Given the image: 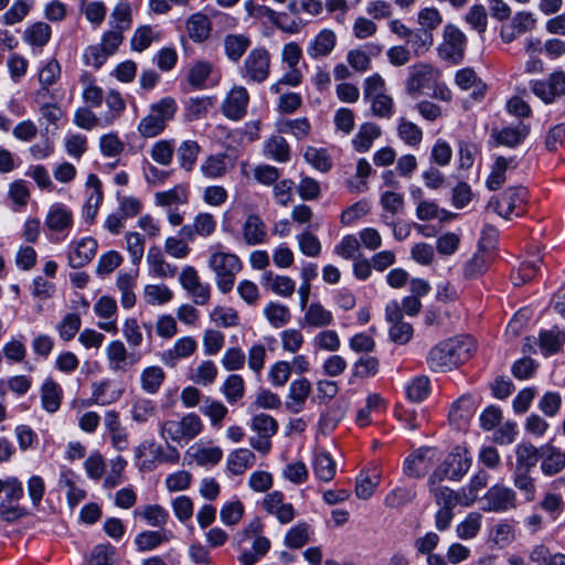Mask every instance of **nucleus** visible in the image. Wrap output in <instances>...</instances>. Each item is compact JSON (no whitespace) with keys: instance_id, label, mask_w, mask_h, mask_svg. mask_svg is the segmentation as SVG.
<instances>
[{"instance_id":"603ef678","label":"nucleus","mask_w":565,"mask_h":565,"mask_svg":"<svg viewBox=\"0 0 565 565\" xmlns=\"http://www.w3.org/2000/svg\"><path fill=\"white\" fill-rule=\"evenodd\" d=\"M62 390L52 380H46L41 388V402L43 408L49 413H55L61 405Z\"/></svg>"},{"instance_id":"09e8293b","label":"nucleus","mask_w":565,"mask_h":565,"mask_svg":"<svg viewBox=\"0 0 565 565\" xmlns=\"http://www.w3.org/2000/svg\"><path fill=\"white\" fill-rule=\"evenodd\" d=\"M264 154L277 162H287L290 159V148L285 138L273 136L265 142Z\"/></svg>"},{"instance_id":"13d9d810","label":"nucleus","mask_w":565,"mask_h":565,"mask_svg":"<svg viewBox=\"0 0 565 565\" xmlns=\"http://www.w3.org/2000/svg\"><path fill=\"white\" fill-rule=\"evenodd\" d=\"M397 135L409 147H418L423 140V130L404 117L398 120Z\"/></svg>"},{"instance_id":"7ed1b4c3","label":"nucleus","mask_w":565,"mask_h":565,"mask_svg":"<svg viewBox=\"0 0 565 565\" xmlns=\"http://www.w3.org/2000/svg\"><path fill=\"white\" fill-rule=\"evenodd\" d=\"M177 103L172 97H164L149 107V113L141 118L137 130L143 138H154L166 129L174 118Z\"/></svg>"},{"instance_id":"4468645a","label":"nucleus","mask_w":565,"mask_h":565,"mask_svg":"<svg viewBox=\"0 0 565 565\" xmlns=\"http://www.w3.org/2000/svg\"><path fill=\"white\" fill-rule=\"evenodd\" d=\"M146 262L148 273L153 278L171 279L178 274V267L170 264L166 259L163 252L157 246H152L148 249Z\"/></svg>"},{"instance_id":"423d86ee","label":"nucleus","mask_w":565,"mask_h":565,"mask_svg":"<svg viewBox=\"0 0 565 565\" xmlns=\"http://www.w3.org/2000/svg\"><path fill=\"white\" fill-rule=\"evenodd\" d=\"M250 428L258 435L249 438L250 446L262 454H267L271 446L270 438L277 433L278 423L270 415L262 413L252 418Z\"/></svg>"},{"instance_id":"864d4df0","label":"nucleus","mask_w":565,"mask_h":565,"mask_svg":"<svg viewBox=\"0 0 565 565\" xmlns=\"http://www.w3.org/2000/svg\"><path fill=\"white\" fill-rule=\"evenodd\" d=\"M201 147L194 140H184L177 149L179 164L185 171H191L196 162Z\"/></svg>"},{"instance_id":"2eb2a0df","label":"nucleus","mask_w":565,"mask_h":565,"mask_svg":"<svg viewBox=\"0 0 565 565\" xmlns=\"http://www.w3.org/2000/svg\"><path fill=\"white\" fill-rule=\"evenodd\" d=\"M536 25V18L529 11H521L514 14L510 24L501 29V39L505 43H511L523 33L532 31Z\"/></svg>"},{"instance_id":"72a5a7b5","label":"nucleus","mask_w":565,"mask_h":565,"mask_svg":"<svg viewBox=\"0 0 565 565\" xmlns=\"http://www.w3.org/2000/svg\"><path fill=\"white\" fill-rule=\"evenodd\" d=\"M255 454L247 448H239L231 451L226 459V467L234 476L243 475L255 463Z\"/></svg>"},{"instance_id":"9b49d317","label":"nucleus","mask_w":565,"mask_h":565,"mask_svg":"<svg viewBox=\"0 0 565 565\" xmlns=\"http://www.w3.org/2000/svg\"><path fill=\"white\" fill-rule=\"evenodd\" d=\"M483 500L484 511L504 512L515 508L516 495L511 488L495 484L487 491Z\"/></svg>"},{"instance_id":"69168bd1","label":"nucleus","mask_w":565,"mask_h":565,"mask_svg":"<svg viewBox=\"0 0 565 565\" xmlns=\"http://www.w3.org/2000/svg\"><path fill=\"white\" fill-rule=\"evenodd\" d=\"M31 6V0L14 1L12 6L2 14L1 22L4 25H14L20 23L28 15Z\"/></svg>"},{"instance_id":"f704fd0d","label":"nucleus","mask_w":565,"mask_h":565,"mask_svg":"<svg viewBox=\"0 0 565 565\" xmlns=\"http://www.w3.org/2000/svg\"><path fill=\"white\" fill-rule=\"evenodd\" d=\"M382 129L374 122H364L359 127V130L352 139V145L355 151L363 153L370 150L374 140L380 138Z\"/></svg>"},{"instance_id":"bf43d9fd","label":"nucleus","mask_w":565,"mask_h":565,"mask_svg":"<svg viewBox=\"0 0 565 565\" xmlns=\"http://www.w3.org/2000/svg\"><path fill=\"white\" fill-rule=\"evenodd\" d=\"M428 491L433 495L438 509H455L458 503L461 504V499H463L461 491L456 492L448 487L433 488L428 489Z\"/></svg>"},{"instance_id":"dca6fc26","label":"nucleus","mask_w":565,"mask_h":565,"mask_svg":"<svg viewBox=\"0 0 565 565\" xmlns=\"http://www.w3.org/2000/svg\"><path fill=\"white\" fill-rule=\"evenodd\" d=\"M86 186L89 190V193L83 206V217L86 223L92 224L98 214V210L102 205L104 195L102 190V182L96 174H88Z\"/></svg>"},{"instance_id":"f8f14e48","label":"nucleus","mask_w":565,"mask_h":565,"mask_svg":"<svg viewBox=\"0 0 565 565\" xmlns=\"http://www.w3.org/2000/svg\"><path fill=\"white\" fill-rule=\"evenodd\" d=\"M108 367L115 373L127 372L138 359L130 354L120 340L110 341L105 349Z\"/></svg>"},{"instance_id":"79ce46f5","label":"nucleus","mask_w":565,"mask_h":565,"mask_svg":"<svg viewBox=\"0 0 565 565\" xmlns=\"http://www.w3.org/2000/svg\"><path fill=\"white\" fill-rule=\"evenodd\" d=\"M166 380V373L162 367L151 365L145 367L140 373L141 388L148 394H156Z\"/></svg>"},{"instance_id":"5fc2aeb1","label":"nucleus","mask_w":565,"mask_h":565,"mask_svg":"<svg viewBox=\"0 0 565 565\" xmlns=\"http://www.w3.org/2000/svg\"><path fill=\"white\" fill-rule=\"evenodd\" d=\"M530 127L520 122L516 127H507L495 134V139L500 145L507 147H516L529 135Z\"/></svg>"},{"instance_id":"1a4fd4ad","label":"nucleus","mask_w":565,"mask_h":565,"mask_svg":"<svg viewBox=\"0 0 565 565\" xmlns=\"http://www.w3.org/2000/svg\"><path fill=\"white\" fill-rule=\"evenodd\" d=\"M270 70V55L265 49L252 50L244 61L242 74L252 82H264Z\"/></svg>"},{"instance_id":"8fccbe9b","label":"nucleus","mask_w":565,"mask_h":565,"mask_svg":"<svg viewBox=\"0 0 565 565\" xmlns=\"http://www.w3.org/2000/svg\"><path fill=\"white\" fill-rule=\"evenodd\" d=\"M347 412V404L337 402L332 404L326 413H323L319 420V429L322 434L331 433L337 425L342 420Z\"/></svg>"},{"instance_id":"4c0bfd02","label":"nucleus","mask_w":565,"mask_h":565,"mask_svg":"<svg viewBox=\"0 0 565 565\" xmlns=\"http://www.w3.org/2000/svg\"><path fill=\"white\" fill-rule=\"evenodd\" d=\"M516 167L513 158L498 157L487 179V188L491 191L498 190L507 181V171Z\"/></svg>"},{"instance_id":"412c9836","label":"nucleus","mask_w":565,"mask_h":565,"mask_svg":"<svg viewBox=\"0 0 565 565\" xmlns=\"http://www.w3.org/2000/svg\"><path fill=\"white\" fill-rule=\"evenodd\" d=\"M262 505L269 514L275 515L280 523H289L295 518L292 504L284 502V494L279 491L268 493L263 499Z\"/></svg>"},{"instance_id":"cd10ccee","label":"nucleus","mask_w":565,"mask_h":565,"mask_svg":"<svg viewBox=\"0 0 565 565\" xmlns=\"http://www.w3.org/2000/svg\"><path fill=\"white\" fill-rule=\"evenodd\" d=\"M438 72L428 64H417L409 68V77L406 83L407 92L411 94L418 93L435 81Z\"/></svg>"},{"instance_id":"473e14b6","label":"nucleus","mask_w":565,"mask_h":565,"mask_svg":"<svg viewBox=\"0 0 565 565\" xmlns=\"http://www.w3.org/2000/svg\"><path fill=\"white\" fill-rule=\"evenodd\" d=\"M189 38L195 43L206 41L212 31L210 19L203 13H194L190 15L185 23Z\"/></svg>"},{"instance_id":"5701e85b","label":"nucleus","mask_w":565,"mask_h":565,"mask_svg":"<svg viewBox=\"0 0 565 565\" xmlns=\"http://www.w3.org/2000/svg\"><path fill=\"white\" fill-rule=\"evenodd\" d=\"M303 311L305 313L300 321L303 328L322 329L333 322V313L320 302H311Z\"/></svg>"},{"instance_id":"ea45409f","label":"nucleus","mask_w":565,"mask_h":565,"mask_svg":"<svg viewBox=\"0 0 565 565\" xmlns=\"http://www.w3.org/2000/svg\"><path fill=\"white\" fill-rule=\"evenodd\" d=\"M312 469L319 480L330 482L335 476L337 465L330 454L320 451L315 455Z\"/></svg>"},{"instance_id":"a211bd4d","label":"nucleus","mask_w":565,"mask_h":565,"mask_svg":"<svg viewBox=\"0 0 565 565\" xmlns=\"http://www.w3.org/2000/svg\"><path fill=\"white\" fill-rule=\"evenodd\" d=\"M249 96L243 86L233 87L222 104L223 114L233 120L241 119L246 114Z\"/></svg>"},{"instance_id":"e433bc0d","label":"nucleus","mask_w":565,"mask_h":565,"mask_svg":"<svg viewBox=\"0 0 565 565\" xmlns=\"http://www.w3.org/2000/svg\"><path fill=\"white\" fill-rule=\"evenodd\" d=\"M455 81L461 89H472V95L475 98L483 97L486 93V84L477 76L472 68L459 70L456 73Z\"/></svg>"},{"instance_id":"a18cd8bd","label":"nucleus","mask_w":565,"mask_h":565,"mask_svg":"<svg viewBox=\"0 0 565 565\" xmlns=\"http://www.w3.org/2000/svg\"><path fill=\"white\" fill-rule=\"evenodd\" d=\"M188 456L191 457L192 461L200 466H214L218 463L223 457V450L217 447H199L192 446L188 450Z\"/></svg>"},{"instance_id":"20e7f679","label":"nucleus","mask_w":565,"mask_h":565,"mask_svg":"<svg viewBox=\"0 0 565 565\" xmlns=\"http://www.w3.org/2000/svg\"><path fill=\"white\" fill-rule=\"evenodd\" d=\"M527 203V189L518 185L510 186L498 196L491 198L488 207L492 209L499 216L511 220L512 217L523 216L526 213Z\"/></svg>"},{"instance_id":"49530a36","label":"nucleus","mask_w":565,"mask_h":565,"mask_svg":"<svg viewBox=\"0 0 565 565\" xmlns=\"http://www.w3.org/2000/svg\"><path fill=\"white\" fill-rule=\"evenodd\" d=\"M160 40V32L150 25H141L137 28L130 40V47L135 52H143L153 42Z\"/></svg>"},{"instance_id":"f3484780","label":"nucleus","mask_w":565,"mask_h":565,"mask_svg":"<svg viewBox=\"0 0 565 565\" xmlns=\"http://www.w3.org/2000/svg\"><path fill=\"white\" fill-rule=\"evenodd\" d=\"M245 10L249 17L259 20L267 19L284 32L296 33L298 31V25L296 22H290V25L282 24V20H287L286 13H277L267 6L255 4L252 1H247L245 3Z\"/></svg>"},{"instance_id":"39448f33","label":"nucleus","mask_w":565,"mask_h":565,"mask_svg":"<svg viewBox=\"0 0 565 565\" xmlns=\"http://www.w3.org/2000/svg\"><path fill=\"white\" fill-rule=\"evenodd\" d=\"M203 422L199 415L189 413L180 419H169L160 425V435L168 441L171 440L178 445L188 444L201 434Z\"/></svg>"},{"instance_id":"052dcab7","label":"nucleus","mask_w":565,"mask_h":565,"mask_svg":"<svg viewBox=\"0 0 565 565\" xmlns=\"http://www.w3.org/2000/svg\"><path fill=\"white\" fill-rule=\"evenodd\" d=\"M305 160L315 169L327 172L332 167L331 157L327 149L308 146L303 152Z\"/></svg>"},{"instance_id":"ddd939ff","label":"nucleus","mask_w":565,"mask_h":565,"mask_svg":"<svg viewBox=\"0 0 565 565\" xmlns=\"http://www.w3.org/2000/svg\"><path fill=\"white\" fill-rule=\"evenodd\" d=\"M437 459V451L433 448H423L411 455L404 463V471L411 478L425 476Z\"/></svg>"},{"instance_id":"2f4dec72","label":"nucleus","mask_w":565,"mask_h":565,"mask_svg":"<svg viewBox=\"0 0 565 565\" xmlns=\"http://www.w3.org/2000/svg\"><path fill=\"white\" fill-rule=\"evenodd\" d=\"M243 239L247 245H258L265 242L266 225L256 214H248L242 225Z\"/></svg>"},{"instance_id":"58836bf2","label":"nucleus","mask_w":565,"mask_h":565,"mask_svg":"<svg viewBox=\"0 0 565 565\" xmlns=\"http://www.w3.org/2000/svg\"><path fill=\"white\" fill-rule=\"evenodd\" d=\"M529 559L532 565H565V554L552 553L544 544L533 546L529 552Z\"/></svg>"},{"instance_id":"0eeeda50","label":"nucleus","mask_w":565,"mask_h":565,"mask_svg":"<svg viewBox=\"0 0 565 565\" xmlns=\"http://www.w3.org/2000/svg\"><path fill=\"white\" fill-rule=\"evenodd\" d=\"M182 288L191 296L198 306H204L211 298V286L201 281L198 270L193 266H184L179 275Z\"/></svg>"},{"instance_id":"b1692460","label":"nucleus","mask_w":565,"mask_h":565,"mask_svg":"<svg viewBox=\"0 0 565 565\" xmlns=\"http://www.w3.org/2000/svg\"><path fill=\"white\" fill-rule=\"evenodd\" d=\"M198 349V343L192 337L178 339L171 349L162 352L161 361L169 366H174L179 360L191 356Z\"/></svg>"},{"instance_id":"4be33fe9","label":"nucleus","mask_w":565,"mask_h":565,"mask_svg":"<svg viewBox=\"0 0 565 565\" xmlns=\"http://www.w3.org/2000/svg\"><path fill=\"white\" fill-rule=\"evenodd\" d=\"M337 44V35L330 29L321 30L308 44L307 54L319 60L331 54Z\"/></svg>"},{"instance_id":"9d476101","label":"nucleus","mask_w":565,"mask_h":565,"mask_svg":"<svg viewBox=\"0 0 565 565\" xmlns=\"http://www.w3.org/2000/svg\"><path fill=\"white\" fill-rule=\"evenodd\" d=\"M466 35L457 26L447 24L444 29V42L439 46V55L448 61L458 63L466 50Z\"/></svg>"},{"instance_id":"6e6d98bb","label":"nucleus","mask_w":565,"mask_h":565,"mask_svg":"<svg viewBox=\"0 0 565 565\" xmlns=\"http://www.w3.org/2000/svg\"><path fill=\"white\" fill-rule=\"evenodd\" d=\"M264 316L274 328L286 326L290 319L291 313L287 306L270 301L264 307Z\"/></svg>"},{"instance_id":"a878e982","label":"nucleus","mask_w":565,"mask_h":565,"mask_svg":"<svg viewBox=\"0 0 565 565\" xmlns=\"http://www.w3.org/2000/svg\"><path fill=\"white\" fill-rule=\"evenodd\" d=\"M311 392V384L306 377L295 380L289 385L288 401L286 402V408L298 414L302 411L303 405Z\"/></svg>"},{"instance_id":"a19ab883","label":"nucleus","mask_w":565,"mask_h":565,"mask_svg":"<svg viewBox=\"0 0 565 565\" xmlns=\"http://www.w3.org/2000/svg\"><path fill=\"white\" fill-rule=\"evenodd\" d=\"M488 482L489 473L487 471L479 470L476 472L471 477L469 484L460 490L463 495V499H461V505L470 507L478 499L479 491L484 489L488 486Z\"/></svg>"},{"instance_id":"7c9ffc66","label":"nucleus","mask_w":565,"mask_h":565,"mask_svg":"<svg viewBox=\"0 0 565 565\" xmlns=\"http://www.w3.org/2000/svg\"><path fill=\"white\" fill-rule=\"evenodd\" d=\"M173 534L170 530L161 529L158 531H143L140 532L136 539L135 544L139 552H150L158 546L170 542Z\"/></svg>"},{"instance_id":"338daca9","label":"nucleus","mask_w":565,"mask_h":565,"mask_svg":"<svg viewBox=\"0 0 565 565\" xmlns=\"http://www.w3.org/2000/svg\"><path fill=\"white\" fill-rule=\"evenodd\" d=\"M81 83L84 85L82 97L86 104L92 107L100 106L104 95L100 87L95 84V79L88 73L81 76Z\"/></svg>"},{"instance_id":"774afa93","label":"nucleus","mask_w":565,"mask_h":565,"mask_svg":"<svg viewBox=\"0 0 565 565\" xmlns=\"http://www.w3.org/2000/svg\"><path fill=\"white\" fill-rule=\"evenodd\" d=\"M174 153V140L161 139L156 141L150 149V157L161 166H169Z\"/></svg>"},{"instance_id":"f257e3e1","label":"nucleus","mask_w":565,"mask_h":565,"mask_svg":"<svg viewBox=\"0 0 565 565\" xmlns=\"http://www.w3.org/2000/svg\"><path fill=\"white\" fill-rule=\"evenodd\" d=\"M473 351L475 344L471 339H449L429 351L427 363L436 372H446L467 361Z\"/></svg>"},{"instance_id":"f03ea898","label":"nucleus","mask_w":565,"mask_h":565,"mask_svg":"<svg viewBox=\"0 0 565 565\" xmlns=\"http://www.w3.org/2000/svg\"><path fill=\"white\" fill-rule=\"evenodd\" d=\"M209 267L215 274V284L222 294H228L242 269L241 259L233 253L220 249V244L211 249Z\"/></svg>"},{"instance_id":"0e129e2a","label":"nucleus","mask_w":565,"mask_h":565,"mask_svg":"<svg viewBox=\"0 0 565 565\" xmlns=\"http://www.w3.org/2000/svg\"><path fill=\"white\" fill-rule=\"evenodd\" d=\"M516 467L515 468H524L525 470H531L536 466L539 459L541 458V449L539 450L531 444H521L516 447Z\"/></svg>"},{"instance_id":"6e6552de","label":"nucleus","mask_w":565,"mask_h":565,"mask_svg":"<svg viewBox=\"0 0 565 565\" xmlns=\"http://www.w3.org/2000/svg\"><path fill=\"white\" fill-rule=\"evenodd\" d=\"M533 94L545 104H552L565 95V73L553 72L546 79L531 82Z\"/></svg>"},{"instance_id":"aec40b11","label":"nucleus","mask_w":565,"mask_h":565,"mask_svg":"<svg viewBox=\"0 0 565 565\" xmlns=\"http://www.w3.org/2000/svg\"><path fill=\"white\" fill-rule=\"evenodd\" d=\"M97 242L93 237H84L70 245L68 263L73 268L88 264L95 256Z\"/></svg>"},{"instance_id":"c85d7f7f","label":"nucleus","mask_w":565,"mask_h":565,"mask_svg":"<svg viewBox=\"0 0 565 565\" xmlns=\"http://www.w3.org/2000/svg\"><path fill=\"white\" fill-rule=\"evenodd\" d=\"M444 462L450 472V480H460L470 469L472 457L467 449L457 447Z\"/></svg>"},{"instance_id":"de8ad7c7","label":"nucleus","mask_w":565,"mask_h":565,"mask_svg":"<svg viewBox=\"0 0 565 565\" xmlns=\"http://www.w3.org/2000/svg\"><path fill=\"white\" fill-rule=\"evenodd\" d=\"M51 26L45 22H35L23 32V40L32 46L43 47L51 39Z\"/></svg>"},{"instance_id":"680f3d73","label":"nucleus","mask_w":565,"mask_h":565,"mask_svg":"<svg viewBox=\"0 0 565 565\" xmlns=\"http://www.w3.org/2000/svg\"><path fill=\"white\" fill-rule=\"evenodd\" d=\"M564 342L565 333L556 329L543 331L539 338V347L544 355L556 353Z\"/></svg>"},{"instance_id":"c03bdc74","label":"nucleus","mask_w":565,"mask_h":565,"mask_svg":"<svg viewBox=\"0 0 565 565\" xmlns=\"http://www.w3.org/2000/svg\"><path fill=\"white\" fill-rule=\"evenodd\" d=\"M74 124L82 129L92 130L96 127L106 128L110 126L111 118L97 117L89 108L79 107L74 114Z\"/></svg>"},{"instance_id":"c9c22d12","label":"nucleus","mask_w":565,"mask_h":565,"mask_svg":"<svg viewBox=\"0 0 565 565\" xmlns=\"http://www.w3.org/2000/svg\"><path fill=\"white\" fill-rule=\"evenodd\" d=\"M262 282L264 287L281 297H290L296 289V284L290 277L275 275L271 271L263 274Z\"/></svg>"},{"instance_id":"bb28decb","label":"nucleus","mask_w":565,"mask_h":565,"mask_svg":"<svg viewBox=\"0 0 565 565\" xmlns=\"http://www.w3.org/2000/svg\"><path fill=\"white\" fill-rule=\"evenodd\" d=\"M138 269L130 271H119L116 279V287L120 291V303L124 308L130 309L136 303V294L134 289L137 284Z\"/></svg>"},{"instance_id":"3c124183","label":"nucleus","mask_w":565,"mask_h":565,"mask_svg":"<svg viewBox=\"0 0 565 565\" xmlns=\"http://www.w3.org/2000/svg\"><path fill=\"white\" fill-rule=\"evenodd\" d=\"M250 45V40L244 34H228L224 39V50L226 56L237 62Z\"/></svg>"},{"instance_id":"393cba45","label":"nucleus","mask_w":565,"mask_h":565,"mask_svg":"<svg viewBox=\"0 0 565 565\" xmlns=\"http://www.w3.org/2000/svg\"><path fill=\"white\" fill-rule=\"evenodd\" d=\"M541 470L543 475L552 477L565 469V452L552 445L541 447Z\"/></svg>"},{"instance_id":"4d7b16f0","label":"nucleus","mask_w":565,"mask_h":565,"mask_svg":"<svg viewBox=\"0 0 565 565\" xmlns=\"http://www.w3.org/2000/svg\"><path fill=\"white\" fill-rule=\"evenodd\" d=\"M319 331L312 339V345L317 351L335 352L341 347V340L335 330L326 329Z\"/></svg>"},{"instance_id":"37998d69","label":"nucleus","mask_w":565,"mask_h":565,"mask_svg":"<svg viewBox=\"0 0 565 565\" xmlns=\"http://www.w3.org/2000/svg\"><path fill=\"white\" fill-rule=\"evenodd\" d=\"M189 201V188L184 184H178L168 191L157 192L154 202L159 206H171L186 204Z\"/></svg>"},{"instance_id":"6ab92c4d","label":"nucleus","mask_w":565,"mask_h":565,"mask_svg":"<svg viewBox=\"0 0 565 565\" xmlns=\"http://www.w3.org/2000/svg\"><path fill=\"white\" fill-rule=\"evenodd\" d=\"M217 222L213 214L200 212L193 217L191 224L184 225L180 230V234L188 239H193L194 236L206 238L214 234Z\"/></svg>"},{"instance_id":"c756f323","label":"nucleus","mask_w":565,"mask_h":565,"mask_svg":"<svg viewBox=\"0 0 565 565\" xmlns=\"http://www.w3.org/2000/svg\"><path fill=\"white\" fill-rule=\"evenodd\" d=\"M45 225L53 232L67 231L73 225V214L63 204H53L46 214Z\"/></svg>"},{"instance_id":"e2e57ef3","label":"nucleus","mask_w":565,"mask_h":565,"mask_svg":"<svg viewBox=\"0 0 565 565\" xmlns=\"http://www.w3.org/2000/svg\"><path fill=\"white\" fill-rule=\"evenodd\" d=\"M226 159L225 154L207 157L200 167L202 174L209 179L222 178L227 171Z\"/></svg>"}]
</instances>
